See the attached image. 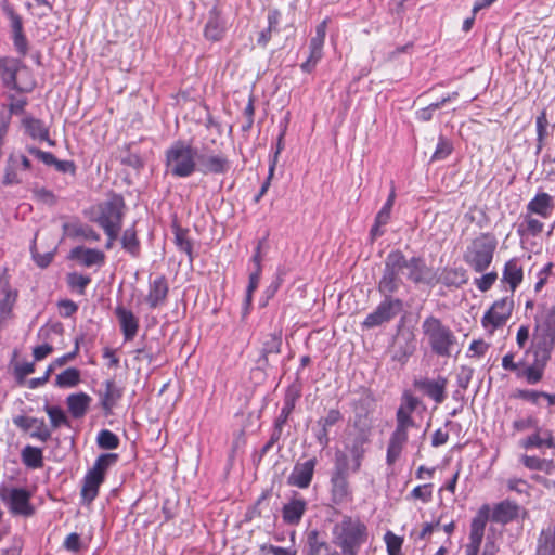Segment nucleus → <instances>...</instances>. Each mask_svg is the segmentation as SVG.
<instances>
[{
  "mask_svg": "<svg viewBox=\"0 0 555 555\" xmlns=\"http://www.w3.org/2000/svg\"><path fill=\"white\" fill-rule=\"evenodd\" d=\"M534 328L555 334V305L539 306L534 317Z\"/></svg>",
  "mask_w": 555,
  "mask_h": 555,
  "instance_id": "nucleus-33",
  "label": "nucleus"
},
{
  "mask_svg": "<svg viewBox=\"0 0 555 555\" xmlns=\"http://www.w3.org/2000/svg\"><path fill=\"white\" fill-rule=\"evenodd\" d=\"M340 421H343V414L338 409L328 410L326 415L318 421V425L321 428L317 431L315 439L322 448H326L330 443V428L335 426Z\"/></svg>",
  "mask_w": 555,
  "mask_h": 555,
  "instance_id": "nucleus-29",
  "label": "nucleus"
},
{
  "mask_svg": "<svg viewBox=\"0 0 555 555\" xmlns=\"http://www.w3.org/2000/svg\"><path fill=\"white\" fill-rule=\"evenodd\" d=\"M414 385L436 403H442L446 399L447 378L442 376L437 379L423 378L416 380Z\"/></svg>",
  "mask_w": 555,
  "mask_h": 555,
  "instance_id": "nucleus-23",
  "label": "nucleus"
},
{
  "mask_svg": "<svg viewBox=\"0 0 555 555\" xmlns=\"http://www.w3.org/2000/svg\"><path fill=\"white\" fill-rule=\"evenodd\" d=\"M395 199H396V192H395V188L392 186L386 203L384 204V206L382 207V209L377 212V215L375 217V218H377V223L387 224L389 222L391 209L395 204Z\"/></svg>",
  "mask_w": 555,
  "mask_h": 555,
  "instance_id": "nucleus-54",
  "label": "nucleus"
},
{
  "mask_svg": "<svg viewBox=\"0 0 555 555\" xmlns=\"http://www.w3.org/2000/svg\"><path fill=\"white\" fill-rule=\"evenodd\" d=\"M468 281L467 272L464 268H444L439 278L436 276V283L440 282L447 287H461Z\"/></svg>",
  "mask_w": 555,
  "mask_h": 555,
  "instance_id": "nucleus-35",
  "label": "nucleus"
},
{
  "mask_svg": "<svg viewBox=\"0 0 555 555\" xmlns=\"http://www.w3.org/2000/svg\"><path fill=\"white\" fill-rule=\"evenodd\" d=\"M452 143L448 139L440 137L436 150L431 156V162L446 159L452 153Z\"/></svg>",
  "mask_w": 555,
  "mask_h": 555,
  "instance_id": "nucleus-55",
  "label": "nucleus"
},
{
  "mask_svg": "<svg viewBox=\"0 0 555 555\" xmlns=\"http://www.w3.org/2000/svg\"><path fill=\"white\" fill-rule=\"evenodd\" d=\"M90 402V396L85 392L69 395L66 399L68 411L75 418H80L86 414Z\"/></svg>",
  "mask_w": 555,
  "mask_h": 555,
  "instance_id": "nucleus-39",
  "label": "nucleus"
},
{
  "mask_svg": "<svg viewBox=\"0 0 555 555\" xmlns=\"http://www.w3.org/2000/svg\"><path fill=\"white\" fill-rule=\"evenodd\" d=\"M554 264L552 262L546 263L539 272H538V281L534 284V291L537 293L541 292L544 285L547 283L550 276H552Z\"/></svg>",
  "mask_w": 555,
  "mask_h": 555,
  "instance_id": "nucleus-60",
  "label": "nucleus"
},
{
  "mask_svg": "<svg viewBox=\"0 0 555 555\" xmlns=\"http://www.w3.org/2000/svg\"><path fill=\"white\" fill-rule=\"evenodd\" d=\"M418 399L410 393H404L402 402L396 412V428L391 433L386 452L387 465H393L408 442L409 429L415 426L412 413L418 405Z\"/></svg>",
  "mask_w": 555,
  "mask_h": 555,
  "instance_id": "nucleus-3",
  "label": "nucleus"
},
{
  "mask_svg": "<svg viewBox=\"0 0 555 555\" xmlns=\"http://www.w3.org/2000/svg\"><path fill=\"white\" fill-rule=\"evenodd\" d=\"M500 545L498 539L493 535L488 534L481 555H498Z\"/></svg>",
  "mask_w": 555,
  "mask_h": 555,
  "instance_id": "nucleus-63",
  "label": "nucleus"
},
{
  "mask_svg": "<svg viewBox=\"0 0 555 555\" xmlns=\"http://www.w3.org/2000/svg\"><path fill=\"white\" fill-rule=\"evenodd\" d=\"M374 425L372 401L367 398L354 404L353 427L361 433L372 434Z\"/></svg>",
  "mask_w": 555,
  "mask_h": 555,
  "instance_id": "nucleus-15",
  "label": "nucleus"
},
{
  "mask_svg": "<svg viewBox=\"0 0 555 555\" xmlns=\"http://www.w3.org/2000/svg\"><path fill=\"white\" fill-rule=\"evenodd\" d=\"M317 464V457L305 462H297L287 477V485L299 489H307L312 481Z\"/></svg>",
  "mask_w": 555,
  "mask_h": 555,
  "instance_id": "nucleus-14",
  "label": "nucleus"
},
{
  "mask_svg": "<svg viewBox=\"0 0 555 555\" xmlns=\"http://www.w3.org/2000/svg\"><path fill=\"white\" fill-rule=\"evenodd\" d=\"M169 286L167 279L164 275H159L149 284V293L145 298L150 308L155 309L163 305L168 296Z\"/></svg>",
  "mask_w": 555,
  "mask_h": 555,
  "instance_id": "nucleus-25",
  "label": "nucleus"
},
{
  "mask_svg": "<svg viewBox=\"0 0 555 555\" xmlns=\"http://www.w3.org/2000/svg\"><path fill=\"white\" fill-rule=\"evenodd\" d=\"M323 46L324 43L312 41L309 42V55L307 60L300 65V68L305 73H311L318 63L323 57Z\"/></svg>",
  "mask_w": 555,
  "mask_h": 555,
  "instance_id": "nucleus-42",
  "label": "nucleus"
},
{
  "mask_svg": "<svg viewBox=\"0 0 555 555\" xmlns=\"http://www.w3.org/2000/svg\"><path fill=\"white\" fill-rule=\"evenodd\" d=\"M331 533L332 544L341 552V555H359L370 538L366 524L350 515H344L336 521Z\"/></svg>",
  "mask_w": 555,
  "mask_h": 555,
  "instance_id": "nucleus-2",
  "label": "nucleus"
},
{
  "mask_svg": "<svg viewBox=\"0 0 555 555\" xmlns=\"http://www.w3.org/2000/svg\"><path fill=\"white\" fill-rule=\"evenodd\" d=\"M423 339L430 351L441 358H449L457 349V337L441 319L430 314L421 325Z\"/></svg>",
  "mask_w": 555,
  "mask_h": 555,
  "instance_id": "nucleus-4",
  "label": "nucleus"
},
{
  "mask_svg": "<svg viewBox=\"0 0 555 555\" xmlns=\"http://www.w3.org/2000/svg\"><path fill=\"white\" fill-rule=\"evenodd\" d=\"M120 241L122 248L127 253H129L134 258L139 257L141 245L134 227L126 229Z\"/></svg>",
  "mask_w": 555,
  "mask_h": 555,
  "instance_id": "nucleus-44",
  "label": "nucleus"
},
{
  "mask_svg": "<svg viewBox=\"0 0 555 555\" xmlns=\"http://www.w3.org/2000/svg\"><path fill=\"white\" fill-rule=\"evenodd\" d=\"M490 507L489 505H482L476 516L472 519L469 526L468 543L477 544L481 546L485 538V529L488 520L490 519Z\"/></svg>",
  "mask_w": 555,
  "mask_h": 555,
  "instance_id": "nucleus-18",
  "label": "nucleus"
},
{
  "mask_svg": "<svg viewBox=\"0 0 555 555\" xmlns=\"http://www.w3.org/2000/svg\"><path fill=\"white\" fill-rule=\"evenodd\" d=\"M197 147L191 141L176 140L165 151L166 173L178 179H185L197 171Z\"/></svg>",
  "mask_w": 555,
  "mask_h": 555,
  "instance_id": "nucleus-5",
  "label": "nucleus"
},
{
  "mask_svg": "<svg viewBox=\"0 0 555 555\" xmlns=\"http://www.w3.org/2000/svg\"><path fill=\"white\" fill-rule=\"evenodd\" d=\"M115 314L119 321L120 330L126 341L132 340L139 331V319L132 311L122 306H117Z\"/></svg>",
  "mask_w": 555,
  "mask_h": 555,
  "instance_id": "nucleus-27",
  "label": "nucleus"
},
{
  "mask_svg": "<svg viewBox=\"0 0 555 555\" xmlns=\"http://www.w3.org/2000/svg\"><path fill=\"white\" fill-rule=\"evenodd\" d=\"M519 444L526 450L541 448L555 449V439L552 430L539 426L531 435L521 439Z\"/></svg>",
  "mask_w": 555,
  "mask_h": 555,
  "instance_id": "nucleus-20",
  "label": "nucleus"
},
{
  "mask_svg": "<svg viewBox=\"0 0 555 555\" xmlns=\"http://www.w3.org/2000/svg\"><path fill=\"white\" fill-rule=\"evenodd\" d=\"M117 460L118 455L116 453L101 454L95 460L93 467L87 472L83 478L81 495L85 500L91 502L98 496L99 488L104 482L107 469L114 465Z\"/></svg>",
  "mask_w": 555,
  "mask_h": 555,
  "instance_id": "nucleus-7",
  "label": "nucleus"
},
{
  "mask_svg": "<svg viewBox=\"0 0 555 555\" xmlns=\"http://www.w3.org/2000/svg\"><path fill=\"white\" fill-rule=\"evenodd\" d=\"M261 272L260 271H253L249 274V281L246 289V298L245 302L246 306H249L251 304L253 293L257 289L260 281Z\"/></svg>",
  "mask_w": 555,
  "mask_h": 555,
  "instance_id": "nucleus-61",
  "label": "nucleus"
},
{
  "mask_svg": "<svg viewBox=\"0 0 555 555\" xmlns=\"http://www.w3.org/2000/svg\"><path fill=\"white\" fill-rule=\"evenodd\" d=\"M175 243L181 251H184L189 256L190 261H192L193 260V254H192L193 246H192V242L188 237V230L177 227L175 230Z\"/></svg>",
  "mask_w": 555,
  "mask_h": 555,
  "instance_id": "nucleus-50",
  "label": "nucleus"
},
{
  "mask_svg": "<svg viewBox=\"0 0 555 555\" xmlns=\"http://www.w3.org/2000/svg\"><path fill=\"white\" fill-rule=\"evenodd\" d=\"M27 151L44 165L53 166L59 172L70 175L76 173V165L73 160H60L51 152H44L35 146L27 147Z\"/></svg>",
  "mask_w": 555,
  "mask_h": 555,
  "instance_id": "nucleus-21",
  "label": "nucleus"
},
{
  "mask_svg": "<svg viewBox=\"0 0 555 555\" xmlns=\"http://www.w3.org/2000/svg\"><path fill=\"white\" fill-rule=\"evenodd\" d=\"M490 345L482 339L473 340L468 348L469 357H483L488 351Z\"/></svg>",
  "mask_w": 555,
  "mask_h": 555,
  "instance_id": "nucleus-62",
  "label": "nucleus"
},
{
  "mask_svg": "<svg viewBox=\"0 0 555 555\" xmlns=\"http://www.w3.org/2000/svg\"><path fill=\"white\" fill-rule=\"evenodd\" d=\"M555 347V334L533 328L531 351L533 356L551 359Z\"/></svg>",
  "mask_w": 555,
  "mask_h": 555,
  "instance_id": "nucleus-19",
  "label": "nucleus"
},
{
  "mask_svg": "<svg viewBox=\"0 0 555 555\" xmlns=\"http://www.w3.org/2000/svg\"><path fill=\"white\" fill-rule=\"evenodd\" d=\"M69 258L76 260L83 267H102L105 263L106 256L102 250L77 246L69 253Z\"/></svg>",
  "mask_w": 555,
  "mask_h": 555,
  "instance_id": "nucleus-17",
  "label": "nucleus"
},
{
  "mask_svg": "<svg viewBox=\"0 0 555 555\" xmlns=\"http://www.w3.org/2000/svg\"><path fill=\"white\" fill-rule=\"evenodd\" d=\"M22 72H27L26 67L22 66V64L15 60L10 57L0 59V79L3 85L13 90H18L23 92L31 91L34 88V83H29L28 86H21L17 81V75Z\"/></svg>",
  "mask_w": 555,
  "mask_h": 555,
  "instance_id": "nucleus-13",
  "label": "nucleus"
},
{
  "mask_svg": "<svg viewBox=\"0 0 555 555\" xmlns=\"http://www.w3.org/2000/svg\"><path fill=\"white\" fill-rule=\"evenodd\" d=\"M498 241L492 233H480L466 247L463 260L475 272H485L492 263Z\"/></svg>",
  "mask_w": 555,
  "mask_h": 555,
  "instance_id": "nucleus-6",
  "label": "nucleus"
},
{
  "mask_svg": "<svg viewBox=\"0 0 555 555\" xmlns=\"http://www.w3.org/2000/svg\"><path fill=\"white\" fill-rule=\"evenodd\" d=\"M543 166V172L546 175V177H554L555 176V154L551 155L547 154L543 157L542 160Z\"/></svg>",
  "mask_w": 555,
  "mask_h": 555,
  "instance_id": "nucleus-64",
  "label": "nucleus"
},
{
  "mask_svg": "<svg viewBox=\"0 0 555 555\" xmlns=\"http://www.w3.org/2000/svg\"><path fill=\"white\" fill-rule=\"evenodd\" d=\"M125 202L120 195H113L99 205L96 222L101 228L121 227Z\"/></svg>",
  "mask_w": 555,
  "mask_h": 555,
  "instance_id": "nucleus-12",
  "label": "nucleus"
},
{
  "mask_svg": "<svg viewBox=\"0 0 555 555\" xmlns=\"http://www.w3.org/2000/svg\"><path fill=\"white\" fill-rule=\"evenodd\" d=\"M22 462L28 468H40L43 466L42 450L37 447L26 446L21 452Z\"/></svg>",
  "mask_w": 555,
  "mask_h": 555,
  "instance_id": "nucleus-43",
  "label": "nucleus"
},
{
  "mask_svg": "<svg viewBox=\"0 0 555 555\" xmlns=\"http://www.w3.org/2000/svg\"><path fill=\"white\" fill-rule=\"evenodd\" d=\"M15 426L23 430L34 429L30 437L47 442L51 438V430L47 427L44 420L18 415L13 418Z\"/></svg>",
  "mask_w": 555,
  "mask_h": 555,
  "instance_id": "nucleus-16",
  "label": "nucleus"
},
{
  "mask_svg": "<svg viewBox=\"0 0 555 555\" xmlns=\"http://www.w3.org/2000/svg\"><path fill=\"white\" fill-rule=\"evenodd\" d=\"M307 511V501L298 495L293 496L282 508V518L286 525L297 526Z\"/></svg>",
  "mask_w": 555,
  "mask_h": 555,
  "instance_id": "nucleus-24",
  "label": "nucleus"
},
{
  "mask_svg": "<svg viewBox=\"0 0 555 555\" xmlns=\"http://www.w3.org/2000/svg\"><path fill=\"white\" fill-rule=\"evenodd\" d=\"M410 499L420 500L423 503H429L433 499V485L425 483L415 487L409 494Z\"/></svg>",
  "mask_w": 555,
  "mask_h": 555,
  "instance_id": "nucleus-56",
  "label": "nucleus"
},
{
  "mask_svg": "<svg viewBox=\"0 0 555 555\" xmlns=\"http://www.w3.org/2000/svg\"><path fill=\"white\" fill-rule=\"evenodd\" d=\"M20 167L15 160V154H11L8 158L5 171L3 176V184L12 185L21 183V178L18 176Z\"/></svg>",
  "mask_w": 555,
  "mask_h": 555,
  "instance_id": "nucleus-47",
  "label": "nucleus"
},
{
  "mask_svg": "<svg viewBox=\"0 0 555 555\" xmlns=\"http://www.w3.org/2000/svg\"><path fill=\"white\" fill-rule=\"evenodd\" d=\"M225 31V24L219 13L214 9L209 12L208 21L204 28V36L211 41H219Z\"/></svg>",
  "mask_w": 555,
  "mask_h": 555,
  "instance_id": "nucleus-36",
  "label": "nucleus"
},
{
  "mask_svg": "<svg viewBox=\"0 0 555 555\" xmlns=\"http://www.w3.org/2000/svg\"><path fill=\"white\" fill-rule=\"evenodd\" d=\"M371 441V434L358 431L352 439L349 452L352 457V470L358 472L362 465V460L366 452L365 446Z\"/></svg>",
  "mask_w": 555,
  "mask_h": 555,
  "instance_id": "nucleus-32",
  "label": "nucleus"
},
{
  "mask_svg": "<svg viewBox=\"0 0 555 555\" xmlns=\"http://www.w3.org/2000/svg\"><path fill=\"white\" fill-rule=\"evenodd\" d=\"M308 555H341L337 547L320 539L318 531L308 534Z\"/></svg>",
  "mask_w": 555,
  "mask_h": 555,
  "instance_id": "nucleus-34",
  "label": "nucleus"
},
{
  "mask_svg": "<svg viewBox=\"0 0 555 555\" xmlns=\"http://www.w3.org/2000/svg\"><path fill=\"white\" fill-rule=\"evenodd\" d=\"M196 167L203 175H225L231 164L222 152L215 153L208 144L203 143L197 147Z\"/></svg>",
  "mask_w": 555,
  "mask_h": 555,
  "instance_id": "nucleus-9",
  "label": "nucleus"
},
{
  "mask_svg": "<svg viewBox=\"0 0 555 555\" xmlns=\"http://www.w3.org/2000/svg\"><path fill=\"white\" fill-rule=\"evenodd\" d=\"M522 222L518 227L520 236H537L542 233L544 224L542 221L533 217V214L526 211Z\"/></svg>",
  "mask_w": 555,
  "mask_h": 555,
  "instance_id": "nucleus-41",
  "label": "nucleus"
},
{
  "mask_svg": "<svg viewBox=\"0 0 555 555\" xmlns=\"http://www.w3.org/2000/svg\"><path fill=\"white\" fill-rule=\"evenodd\" d=\"M101 406L106 414L111 413L113 408L117 404L122 396V391L114 380H106L104 383V390L100 393Z\"/></svg>",
  "mask_w": 555,
  "mask_h": 555,
  "instance_id": "nucleus-37",
  "label": "nucleus"
},
{
  "mask_svg": "<svg viewBox=\"0 0 555 555\" xmlns=\"http://www.w3.org/2000/svg\"><path fill=\"white\" fill-rule=\"evenodd\" d=\"M98 446L101 449L114 450L119 446V438L108 429H102L96 437Z\"/></svg>",
  "mask_w": 555,
  "mask_h": 555,
  "instance_id": "nucleus-51",
  "label": "nucleus"
},
{
  "mask_svg": "<svg viewBox=\"0 0 555 555\" xmlns=\"http://www.w3.org/2000/svg\"><path fill=\"white\" fill-rule=\"evenodd\" d=\"M543 391L533 390V389H516L512 397L515 399L526 400L531 402L532 404H538L539 399L542 398Z\"/></svg>",
  "mask_w": 555,
  "mask_h": 555,
  "instance_id": "nucleus-58",
  "label": "nucleus"
},
{
  "mask_svg": "<svg viewBox=\"0 0 555 555\" xmlns=\"http://www.w3.org/2000/svg\"><path fill=\"white\" fill-rule=\"evenodd\" d=\"M282 339L281 335L269 334L262 341L261 356L264 360L268 359L269 354H278L281 351Z\"/></svg>",
  "mask_w": 555,
  "mask_h": 555,
  "instance_id": "nucleus-45",
  "label": "nucleus"
},
{
  "mask_svg": "<svg viewBox=\"0 0 555 555\" xmlns=\"http://www.w3.org/2000/svg\"><path fill=\"white\" fill-rule=\"evenodd\" d=\"M0 499L14 516L30 517L35 513L30 502L31 492L26 488L2 486Z\"/></svg>",
  "mask_w": 555,
  "mask_h": 555,
  "instance_id": "nucleus-8",
  "label": "nucleus"
},
{
  "mask_svg": "<svg viewBox=\"0 0 555 555\" xmlns=\"http://www.w3.org/2000/svg\"><path fill=\"white\" fill-rule=\"evenodd\" d=\"M513 310V296H506L495 300L481 318V325L492 335L496 328L506 324L512 317Z\"/></svg>",
  "mask_w": 555,
  "mask_h": 555,
  "instance_id": "nucleus-10",
  "label": "nucleus"
},
{
  "mask_svg": "<svg viewBox=\"0 0 555 555\" xmlns=\"http://www.w3.org/2000/svg\"><path fill=\"white\" fill-rule=\"evenodd\" d=\"M533 357L534 359L532 364L525 367L520 373V376H522L529 385H535L542 380L544 369L550 361V359L538 356Z\"/></svg>",
  "mask_w": 555,
  "mask_h": 555,
  "instance_id": "nucleus-38",
  "label": "nucleus"
},
{
  "mask_svg": "<svg viewBox=\"0 0 555 555\" xmlns=\"http://www.w3.org/2000/svg\"><path fill=\"white\" fill-rule=\"evenodd\" d=\"M68 286L79 295H85L86 287L91 283V278L77 272L68 273L66 276Z\"/></svg>",
  "mask_w": 555,
  "mask_h": 555,
  "instance_id": "nucleus-48",
  "label": "nucleus"
},
{
  "mask_svg": "<svg viewBox=\"0 0 555 555\" xmlns=\"http://www.w3.org/2000/svg\"><path fill=\"white\" fill-rule=\"evenodd\" d=\"M406 269L408 279L415 284H436V273L426 266L421 257L405 258L401 250L390 251L385 259V268L378 283V291L382 294H393L402 285L400 273Z\"/></svg>",
  "mask_w": 555,
  "mask_h": 555,
  "instance_id": "nucleus-1",
  "label": "nucleus"
},
{
  "mask_svg": "<svg viewBox=\"0 0 555 555\" xmlns=\"http://www.w3.org/2000/svg\"><path fill=\"white\" fill-rule=\"evenodd\" d=\"M535 555H555V521L544 527L537 540Z\"/></svg>",
  "mask_w": 555,
  "mask_h": 555,
  "instance_id": "nucleus-31",
  "label": "nucleus"
},
{
  "mask_svg": "<svg viewBox=\"0 0 555 555\" xmlns=\"http://www.w3.org/2000/svg\"><path fill=\"white\" fill-rule=\"evenodd\" d=\"M44 411L48 414L51 425L54 429L63 425L69 426L68 418L60 406L47 404L44 406Z\"/></svg>",
  "mask_w": 555,
  "mask_h": 555,
  "instance_id": "nucleus-49",
  "label": "nucleus"
},
{
  "mask_svg": "<svg viewBox=\"0 0 555 555\" xmlns=\"http://www.w3.org/2000/svg\"><path fill=\"white\" fill-rule=\"evenodd\" d=\"M25 132L34 140L47 141L49 145L53 146L54 141L49 138V128L44 122L33 116H25L22 120Z\"/></svg>",
  "mask_w": 555,
  "mask_h": 555,
  "instance_id": "nucleus-30",
  "label": "nucleus"
},
{
  "mask_svg": "<svg viewBox=\"0 0 555 555\" xmlns=\"http://www.w3.org/2000/svg\"><path fill=\"white\" fill-rule=\"evenodd\" d=\"M554 207L555 203L553 196L545 192H539L527 204L526 211L538 215L543 219H547L552 216Z\"/></svg>",
  "mask_w": 555,
  "mask_h": 555,
  "instance_id": "nucleus-28",
  "label": "nucleus"
},
{
  "mask_svg": "<svg viewBox=\"0 0 555 555\" xmlns=\"http://www.w3.org/2000/svg\"><path fill=\"white\" fill-rule=\"evenodd\" d=\"M535 125H537V141H538L537 152L539 153L542 150L544 140L547 135L548 121H547V116H546L545 111H542L540 113V115L537 117Z\"/></svg>",
  "mask_w": 555,
  "mask_h": 555,
  "instance_id": "nucleus-52",
  "label": "nucleus"
},
{
  "mask_svg": "<svg viewBox=\"0 0 555 555\" xmlns=\"http://www.w3.org/2000/svg\"><path fill=\"white\" fill-rule=\"evenodd\" d=\"M80 373L75 367H69L56 376L55 385L62 388L74 387L79 383Z\"/></svg>",
  "mask_w": 555,
  "mask_h": 555,
  "instance_id": "nucleus-46",
  "label": "nucleus"
},
{
  "mask_svg": "<svg viewBox=\"0 0 555 555\" xmlns=\"http://www.w3.org/2000/svg\"><path fill=\"white\" fill-rule=\"evenodd\" d=\"M539 426V420L533 415L516 418L512 424L514 433H524L528 429L535 430Z\"/></svg>",
  "mask_w": 555,
  "mask_h": 555,
  "instance_id": "nucleus-53",
  "label": "nucleus"
},
{
  "mask_svg": "<svg viewBox=\"0 0 555 555\" xmlns=\"http://www.w3.org/2000/svg\"><path fill=\"white\" fill-rule=\"evenodd\" d=\"M384 539H385L388 555H401V546H402L401 538H399L391 531H388L385 534Z\"/></svg>",
  "mask_w": 555,
  "mask_h": 555,
  "instance_id": "nucleus-57",
  "label": "nucleus"
},
{
  "mask_svg": "<svg viewBox=\"0 0 555 555\" xmlns=\"http://www.w3.org/2000/svg\"><path fill=\"white\" fill-rule=\"evenodd\" d=\"M332 496L335 503L344 502L349 494V485L346 475L338 470L331 478Z\"/></svg>",
  "mask_w": 555,
  "mask_h": 555,
  "instance_id": "nucleus-40",
  "label": "nucleus"
},
{
  "mask_svg": "<svg viewBox=\"0 0 555 555\" xmlns=\"http://www.w3.org/2000/svg\"><path fill=\"white\" fill-rule=\"evenodd\" d=\"M498 280V273L495 271L488 272L480 278H476L474 283L476 287L485 293L488 292Z\"/></svg>",
  "mask_w": 555,
  "mask_h": 555,
  "instance_id": "nucleus-59",
  "label": "nucleus"
},
{
  "mask_svg": "<svg viewBox=\"0 0 555 555\" xmlns=\"http://www.w3.org/2000/svg\"><path fill=\"white\" fill-rule=\"evenodd\" d=\"M385 299L376 309L367 314L362 322L365 328H373L391 321L403 308V302L399 298H392V294H383Z\"/></svg>",
  "mask_w": 555,
  "mask_h": 555,
  "instance_id": "nucleus-11",
  "label": "nucleus"
},
{
  "mask_svg": "<svg viewBox=\"0 0 555 555\" xmlns=\"http://www.w3.org/2000/svg\"><path fill=\"white\" fill-rule=\"evenodd\" d=\"M524 280V267L519 258H512L504 264L502 283L506 284L512 293L521 284Z\"/></svg>",
  "mask_w": 555,
  "mask_h": 555,
  "instance_id": "nucleus-22",
  "label": "nucleus"
},
{
  "mask_svg": "<svg viewBox=\"0 0 555 555\" xmlns=\"http://www.w3.org/2000/svg\"><path fill=\"white\" fill-rule=\"evenodd\" d=\"M520 509L517 503L505 500L493 506L490 518L494 522L506 525L518 518Z\"/></svg>",
  "mask_w": 555,
  "mask_h": 555,
  "instance_id": "nucleus-26",
  "label": "nucleus"
}]
</instances>
